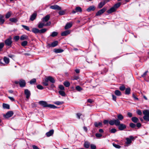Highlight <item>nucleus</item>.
<instances>
[{
  "label": "nucleus",
  "instance_id": "nucleus-1",
  "mask_svg": "<svg viewBox=\"0 0 149 149\" xmlns=\"http://www.w3.org/2000/svg\"><path fill=\"white\" fill-rule=\"evenodd\" d=\"M109 124L111 125H114L116 126L118 125L120 123V121L118 119H113L110 120L109 122Z\"/></svg>",
  "mask_w": 149,
  "mask_h": 149
},
{
  "label": "nucleus",
  "instance_id": "nucleus-2",
  "mask_svg": "<svg viewBox=\"0 0 149 149\" xmlns=\"http://www.w3.org/2000/svg\"><path fill=\"white\" fill-rule=\"evenodd\" d=\"M51 24V22L49 21L46 24H45L43 22H40L38 25V27L40 29L42 28L44 26H50Z\"/></svg>",
  "mask_w": 149,
  "mask_h": 149
},
{
  "label": "nucleus",
  "instance_id": "nucleus-3",
  "mask_svg": "<svg viewBox=\"0 0 149 149\" xmlns=\"http://www.w3.org/2000/svg\"><path fill=\"white\" fill-rule=\"evenodd\" d=\"M134 138L133 136H130L129 138H126V141L125 142V144L127 146L129 145L132 142V140H133Z\"/></svg>",
  "mask_w": 149,
  "mask_h": 149
},
{
  "label": "nucleus",
  "instance_id": "nucleus-4",
  "mask_svg": "<svg viewBox=\"0 0 149 149\" xmlns=\"http://www.w3.org/2000/svg\"><path fill=\"white\" fill-rule=\"evenodd\" d=\"M50 18V16L49 15H47L42 19V22L44 23L47 22H48V21L49 20Z\"/></svg>",
  "mask_w": 149,
  "mask_h": 149
},
{
  "label": "nucleus",
  "instance_id": "nucleus-5",
  "mask_svg": "<svg viewBox=\"0 0 149 149\" xmlns=\"http://www.w3.org/2000/svg\"><path fill=\"white\" fill-rule=\"evenodd\" d=\"M39 103L44 107H49V104H48L47 102L45 101H41L39 102Z\"/></svg>",
  "mask_w": 149,
  "mask_h": 149
},
{
  "label": "nucleus",
  "instance_id": "nucleus-6",
  "mask_svg": "<svg viewBox=\"0 0 149 149\" xmlns=\"http://www.w3.org/2000/svg\"><path fill=\"white\" fill-rule=\"evenodd\" d=\"M58 42L57 41H55L52 42L51 44H48V45L49 47H54L58 45Z\"/></svg>",
  "mask_w": 149,
  "mask_h": 149
},
{
  "label": "nucleus",
  "instance_id": "nucleus-7",
  "mask_svg": "<svg viewBox=\"0 0 149 149\" xmlns=\"http://www.w3.org/2000/svg\"><path fill=\"white\" fill-rule=\"evenodd\" d=\"M24 94L26 95V98L29 99L31 95L30 91L28 89H25L24 90Z\"/></svg>",
  "mask_w": 149,
  "mask_h": 149
},
{
  "label": "nucleus",
  "instance_id": "nucleus-8",
  "mask_svg": "<svg viewBox=\"0 0 149 149\" xmlns=\"http://www.w3.org/2000/svg\"><path fill=\"white\" fill-rule=\"evenodd\" d=\"M19 84L21 87H24L25 86L26 83L24 80H20L19 81Z\"/></svg>",
  "mask_w": 149,
  "mask_h": 149
},
{
  "label": "nucleus",
  "instance_id": "nucleus-9",
  "mask_svg": "<svg viewBox=\"0 0 149 149\" xmlns=\"http://www.w3.org/2000/svg\"><path fill=\"white\" fill-rule=\"evenodd\" d=\"M121 4V3L118 2L114 6L110 8L109 9H115L117 8L120 6Z\"/></svg>",
  "mask_w": 149,
  "mask_h": 149
},
{
  "label": "nucleus",
  "instance_id": "nucleus-10",
  "mask_svg": "<svg viewBox=\"0 0 149 149\" xmlns=\"http://www.w3.org/2000/svg\"><path fill=\"white\" fill-rule=\"evenodd\" d=\"M46 78L48 80V81H49L52 83H54L55 82L54 79L51 76H48Z\"/></svg>",
  "mask_w": 149,
  "mask_h": 149
},
{
  "label": "nucleus",
  "instance_id": "nucleus-11",
  "mask_svg": "<svg viewBox=\"0 0 149 149\" xmlns=\"http://www.w3.org/2000/svg\"><path fill=\"white\" fill-rule=\"evenodd\" d=\"M49 8L53 9H61V8L57 5H54L50 6Z\"/></svg>",
  "mask_w": 149,
  "mask_h": 149
},
{
  "label": "nucleus",
  "instance_id": "nucleus-12",
  "mask_svg": "<svg viewBox=\"0 0 149 149\" xmlns=\"http://www.w3.org/2000/svg\"><path fill=\"white\" fill-rule=\"evenodd\" d=\"M118 129L120 130H123L126 127V125L123 124H120L118 125Z\"/></svg>",
  "mask_w": 149,
  "mask_h": 149
},
{
  "label": "nucleus",
  "instance_id": "nucleus-13",
  "mask_svg": "<svg viewBox=\"0 0 149 149\" xmlns=\"http://www.w3.org/2000/svg\"><path fill=\"white\" fill-rule=\"evenodd\" d=\"M54 132V130H50L49 132L46 133V135L47 137H49L52 135Z\"/></svg>",
  "mask_w": 149,
  "mask_h": 149
},
{
  "label": "nucleus",
  "instance_id": "nucleus-14",
  "mask_svg": "<svg viewBox=\"0 0 149 149\" xmlns=\"http://www.w3.org/2000/svg\"><path fill=\"white\" fill-rule=\"evenodd\" d=\"M4 15L0 14V24H2L4 22V20L3 19Z\"/></svg>",
  "mask_w": 149,
  "mask_h": 149
},
{
  "label": "nucleus",
  "instance_id": "nucleus-15",
  "mask_svg": "<svg viewBox=\"0 0 149 149\" xmlns=\"http://www.w3.org/2000/svg\"><path fill=\"white\" fill-rule=\"evenodd\" d=\"M70 33V31L69 30H66L63 32L61 33V35L62 36H66L69 34Z\"/></svg>",
  "mask_w": 149,
  "mask_h": 149
},
{
  "label": "nucleus",
  "instance_id": "nucleus-16",
  "mask_svg": "<svg viewBox=\"0 0 149 149\" xmlns=\"http://www.w3.org/2000/svg\"><path fill=\"white\" fill-rule=\"evenodd\" d=\"M72 23H67L65 27V29H68L72 27Z\"/></svg>",
  "mask_w": 149,
  "mask_h": 149
},
{
  "label": "nucleus",
  "instance_id": "nucleus-17",
  "mask_svg": "<svg viewBox=\"0 0 149 149\" xmlns=\"http://www.w3.org/2000/svg\"><path fill=\"white\" fill-rule=\"evenodd\" d=\"M94 125L96 127H97L99 126L102 127V123L101 122H96L94 123Z\"/></svg>",
  "mask_w": 149,
  "mask_h": 149
},
{
  "label": "nucleus",
  "instance_id": "nucleus-18",
  "mask_svg": "<svg viewBox=\"0 0 149 149\" xmlns=\"http://www.w3.org/2000/svg\"><path fill=\"white\" fill-rule=\"evenodd\" d=\"M37 16V13H34L31 15V18L30 20L31 21H33L36 18V17Z\"/></svg>",
  "mask_w": 149,
  "mask_h": 149
},
{
  "label": "nucleus",
  "instance_id": "nucleus-19",
  "mask_svg": "<svg viewBox=\"0 0 149 149\" xmlns=\"http://www.w3.org/2000/svg\"><path fill=\"white\" fill-rule=\"evenodd\" d=\"M105 10H100L96 13V15L97 16L100 15L105 12Z\"/></svg>",
  "mask_w": 149,
  "mask_h": 149
},
{
  "label": "nucleus",
  "instance_id": "nucleus-20",
  "mask_svg": "<svg viewBox=\"0 0 149 149\" xmlns=\"http://www.w3.org/2000/svg\"><path fill=\"white\" fill-rule=\"evenodd\" d=\"M90 146V143L87 141H85L84 144V147L87 148H88Z\"/></svg>",
  "mask_w": 149,
  "mask_h": 149
},
{
  "label": "nucleus",
  "instance_id": "nucleus-21",
  "mask_svg": "<svg viewBox=\"0 0 149 149\" xmlns=\"http://www.w3.org/2000/svg\"><path fill=\"white\" fill-rule=\"evenodd\" d=\"M48 80L45 78L42 82V84L45 86H47L48 85Z\"/></svg>",
  "mask_w": 149,
  "mask_h": 149
},
{
  "label": "nucleus",
  "instance_id": "nucleus-22",
  "mask_svg": "<svg viewBox=\"0 0 149 149\" xmlns=\"http://www.w3.org/2000/svg\"><path fill=\"white\" fill-rule=\"evenodd\" d=\"M32 31L35 33H40V30L36 28H33L32 29Z\"/></svg>",
  "mask_w": 149,
  "mask_h": 149
},
{
  "label": "nucleus",
  "instance_id": "nucleus-23",
  "mask_svg": "<svg viewBox=\"0 0 149 149\" xmlns=\"http://www.w3.org/2000/svg\"><path fill=\"white\" fill-rule=\"evenodd\" d=\"M54 51L56 53H57L62 52L63 50L61 49H54Z\"/></svg>",
  "mask_w": 149,
  "mask_h": 149
},
{
  "label": "nucleus",
  "instance_id": "nucleus-24",
  "mask_svg": "<svg viewBox=\"0 0 149 149\" xmlns=\"http://www.w3.org/2000/svg\"><path fill=\"white\" fill-rule=\"evenodd\" d=\"M132 120L133 122L136 123L138 121L139 119L136 117H133L132 118Z\"/></svg>",
  "mask_w": 149,
  "mask_h": 149
},
{
  "label": "nucleus",
  "instance_id": "nucleus-25",
  "mask_svg": "<svg viewBox=\"0 0 149 149\" xmlns=\"http://www.w3.org/2000/svg\"><path fill=\"white\" fill-rule=\"evenodd\" d=\"M3 107L4 109H9V105L5 103H3Z\"/></svg>",
  "mask_w": 149,
  "mask_h": 149
},
{
  "label": "nucleus",
  "instance_id": "nucleus-26",
  "mask_svg": "<svg viewBox=\"0 0 149 149\" xmlns=\"http://www.w3.org/2000/svg\"><path fill=\"white\" fill-rule=\"evenodd\" d=\"M28 38V37L26 35H23L20 38V39L21 40H24L27 39Z\"/></svg>",
  "mask_w": 149,
  "mask_h": 149
},
{
  "label": "nucleus",
  "instance_id": "nucleus-27",
  "mask_svg": "<svg viewBox=\"0 0 149 149\" xmlns=\"http://www.w3.org/2000/svg\"><path fill=\"white\" fill-rule=\"evenodd\" d=\"M115 94L116 95L118 96H120L121 95V93L118 90H116L115 91Z\"/></svg>",
  "mask_w": 149,
  "mask_h": 149
},
{
  "label": "nucleus",
  "instance_id": "nucleus-28",
  "mask_svg": "<svg viewBox=\"0 0 149 149\" xmlns=\"http://www.w3.org/2000/svg\"><path fill=\"white\" fill-rule=\"evenodd\" d=\"M144 116H149V110H146L143 111Z\"/></svg>",
  "mask_w": 149,
  "mask_h": 149
},
{
  "label": "nucleus",
  "instance_id": "nucleus-29",
  "mask_svg": "<svg viewBox=\"0 0 149 149\" xmlns=\"http://www.w3.org/2000/svg\"><path fill=\"white\" fill-rule=\"evenodd\" d=\"M130 88H127L126 89L125 93L127 95H129L130 93Z\"/></svg>",
  "mask_w": 149,
  "mask_h": 149
},
{
  "label": "nucleus",
  "instance_id": "nucleus-30",
  "mask_svg": "<svg viewBox=\"0 0 149 149\" xmlns=\"http://www.w3.org/2000/svg\"><path fill=\"white\" fill-rule=\"evenodd\" d=\"M117 117L118 118V120L120 121L122 120L123 119V116L121 114H119L117 116Z\"/></svg>",
  "mask_w": 149,
  "mask_h": 149
},
{
  "label": "nucleus",
  "instance_id": "nucleus-31",
  "mask_svg": "<svg viewBox=\"0 0 149 149\" xmlns=\"http://www.w3.org/2000/svg\"><path fill=\"white\" fill-rule=\"evenodd\" d=\"M59 94L63 96H65V92L62 91H58Z\"/></svg>",
  "mask_w": 149,
  "mask_h": 149
},
{
  "label": "nucleus",
  "instance_id": "nucleus-32",
  "mask_svg": "<svg viewBox=\"0 0 149 149\" xmlns=\"http://www.w3.org/2000/svg\"><path fill=\"white\" fill-rule=\"evenodd\" d=\"M3 60L4 62L6 64H8L9 62V58L6 57H4L3 58Z\"/></svg>",
  "mask_w": 149,
  "mask_h": 149
},
{
  "label": "nucleus",
  "instance_id": "nucleus-33",
  "mask_svg": "<svg viewBox=\"0 0 149 149\" xmlns=\"http://www.w3.org/2000/svg\"><path fill=\"white\" fill-rule=\"evenodd\" d=\"M3 116L6 118H8L9 117V111H8L6 114H3Z\"/></svg>",
  "mask_w": 149,
  "mask_h": 149
},
{
  "label": "nucleus",
  "instance_id": "nucleus-34",
  "mask_svg": "<svg viewBox=\"0 0 149 149\" xmlns=\"http://www.w3.org/2000/svg\"><path fill=\"white\" fill-rule=\"evenodd\" d=\"M54 104L57 105H60L63 103V102L56 101L54 102Z\"/></svg>",
  "mask_w": 149,
  "mask_h": 149
},
{
  "label": "nucleus",
  "instance_id": "nucleus-35",
  "mask_svg": "<svg viewBox=\"0 0 149 149\" xmlns=\"http://www.w3.org/2000/svg\"><path fill=\"white\" fill-rule=\"evenodd\" d=\"M5 43L6 45L8 46H9V38H8L5 41Z\"/></svg>",
  "mask_w": 149,
  "mask_h": 149
},
{
  "label": "nucleus",
  "instance_id": "nucleus-36",
  "mask_svg": "<svg viewBox=\"0 0 149 149\" xmlns=\"http://www.w3.org/2000/svg\"><path fill=\"white\" fill-rule=\"evenodd\" d=\"M64 85L66 87H68L70 85V83L69 82L65 81L63 83Z\"/></svg>",
  "mask_w": 149,
  "mask_h": 149
},
{
  "label": "nucleus",
  "instance_id": "nucleus-37",
  "mask_svg": "<svg viewBox=\"0 0 149 149\" xmlns=\"http://www.w3.org/2000/svg\"><path fill=\"white\" fill-rule=\"evenodd\" d=\"M22 26L25 30L28 31H30V29L28 26L23 25H22Z\"/></svg>",
  "mask_w": 149,
  "mask_h": 149
},
{
  "label": "nucleus",
  "instance_id": "nucleus-38",
  "mask_svg": "<svg viewBox=\"0 0 149 149\" xmlns=\"http://www.w3.org/2000/svg\"><path fill=\"white\" fill-rule=\"evenodd\" d=\"M82 10H73L72 11V13L73 14H74L76 13H81L82 11Z\"/></svg>",
  "mask_w": 149,
  "mask_h": 149
},
{
  "label": "nucleus",
  "instance_id": "nucleus-39",
  "mask_svg": "<svg viewBox=\"0 0 149 149\" xmlns=\"http://www.w3.org/2000/svg\"><path fill=\"white\" fill-rule=\"evenodd\" d=\"M28 43V42L26 41H24L22 42L21 43V45L24 47L26 46Z\"/></svg>",
  "mask_w": 149,
  "mask_h": 149
},
{
  "label": "nucleus",
  "instance_id": "nucleus-40",
  "mask_svg": "<svg viewBox=\"0 0 149 149\" xmlns=\"http://www.w3.org/2000/svg\"><path fill=\"white\" fill-rule=\"evenodd\" d=\"M47 31V29L45 28H44L42 29L41 30H40V33H43Z\"/></svg>",
  "mask_w": 149,
  "mask_h": 149
},
{
  "label": "nucleus",
  "instance_id": "nucleus-41",
  "mask_svg": "<svg viewBox=\"0 0 149 149\" xmlns=\"http://www.w3.org/2000/svg\"><path fill=\"white\" fill-rule=\"evenodd\" d=\"M65 13V11L64 10H60V11L58 12V13L60 15H62Z\"/></svg>",
  "mask_w": 149,
  "mask_h": 149
},
{
  "label": "nucleus",
  "instance_id": "nucleus-42",
  "mask_svg": "<svg viewBox=\"0 0 149 149\" xmlns=\"http://www.w3.org/2000/svg\"><path fill=\"white\" fill-rule=\"evenodd\" d=\"M143 118L145 120L149 121V116H144Z\"/></svg>",
  "mask_w": 149,
  "mask_h": 149
},
{
  "label": "nucleus",
  "instance_id": "nucleus-43",
  "mask_svg": "<svg viewBox=\"0 0 149 149\" xmlns=\"http://www.w3.org/2000/svg\"><path fill=\"white\" fill-rule=\"evenodd\" d=\"M58 35V33L57 32L54 31L52 33V34L50 35L52 37H54Z\"/></svg>",
  "mask_w": 149,
  "mask_h": 149
},
{
  "label": "nucleus",
  "instance_id": "nucleus-44",
  "mask_svg": "<svg viewBox=\"0 0 149 149\" xmlns=\"http://www.w3.org/2000/svg\"><path fill=\"white\" fill-rule=\"evenodd\" d=\"M17 19L16 18H12L10 19V21L14 22H17Z\"/></svg>",
  "mask_w": 149,
  "mask_h": 149
},
{
  "label": "nucleus",
  "instance_id": "nucleus-45",
  "mask_svg": "<svg viewBox=\"0 0 149 149\" xmlns=\"http://www.w3.org/2000/svg\"><path fill=\"white\" fill-rule=\"evenodd\" d=\"M36 81V80L35 79H31L30 81V84H34Z\"/></svg>",
  "mask_w": 149,
  "mask_h": 149
},
{
  "label": "nucleus",
  "instance_id": "nucleus-46",
  "mask_svg": "<svg viewBox=\"0 0 149 149\" xmlns=\"http://www.w3.org/2000/svg\"><path fill=\"white\" fill-rule=\"evenodd\" d=\"M125 89V87L123 85H122L119 87V89L122 91L124 90Z\"/></svg>",
  "mask_w": 149,
  "mask_h": 149
},
{
  "label": "nucleus",
  "instance_id": "nucleus-47",
  "mask_svg": "<svg viewBox=\"0 0 149 149\" xmlns=\"http://www.w3.org/2000/svg\"><path fill=\"white\" fill-rule=\"evenodd\" d=\"M19 39V37L18 36H15L14 37V39L15 41H17Z\"/></svg>",
  "mask_w": 149,
  "mask_h": 149
},
{
  "label": "nucleus",
  "instance_id": "nucleus-48",
  "mask_svg": "<svg viewBox=\"0 0 149 149\" xmlns=\"http://www.w3.org/2000/svg\"><path fill=\"white\" fill-rule=\"evenodd\" d=\"M76 89L78 91H80L82 90V88L79 86H77L76 87Z\"/></svg>",
  "mask_w": 149,
  "mask_h": 149
},
{
  "label": "nucleus",
  "instance_id": "nucleus-49",
  "mask_svg": "<svg viewBox=\"0 0 149 149\" xmlns=\"http://www.w3.org/2000/svg\"><path fill=\"white\" fill-rule=\"evenodd\" d=\"M113 145L114 147L117 148H120L121 147V146L120 145L118 144L113 143Z\"/></svg>",
  "mask_w": 149,
  "mask_h": 149
},
{
  "label": "nucleus",
  "instance_id": "nucleus-50",
  "mask_svg": "<svg viewBox=\"0 0 149 149\" xmlns=\"http://www.w3.org/2000/svg\"><path fill=\"white\" fill-rule=\"evenodd\" d=\"M91 148V149H96V146L93 144H92L90 145Z\"/></svg>",
  "mask_w": 149,
  "mask_h": 149
},
{
  "label": "nucleus",
  "instance_id": "nucleus-51",
  "mask_svg": "<svg viewBox=\"0 0 149 149\" xmlns=\"http://www.w3.org/2000/svg\"><path fill=\"white\" fill-rule=\"evenodd\" d=\"M37 88L40 90H42L43 89V87L41 85H38L37 86Z\"/></svg>",
  "mask_w": 149,
  "mask_h": 149
},
{
  "label": "nucleus",
  "instance_id": "nucleus-52",
  "mask_svg": "<svg viewBox=\"0 0 149 149\" xmlns=\"http://www.w3.org/2000/svg\"><path fill=\"white\" fill-rule=\"evenodd\" d=\"M95 136L97 138H99L102 136V135L101 134L96 133L95 134Z\"/></svg>",
  "mask_w": 149,
  "mask_h": 149
},
{
  "label": "nucleus",
  "instance_id": "nucleus-53",
  "mask_svg": "<svg viewBox=\"0 0 149 149\" xmlns=\"http://www.w3.org/2000/svg\"><path fill=\"white\" fill-rule=\"evenodd\" d=\"M116 10H108L107 11V12L108 14H110L115 12Z\"/></svg>",
  "mask_w": 149,
  "mask_h": 149
},
{
  "label": "nucleus",
  "instance_id": "nucleus-54",
  "mask_svg": "<svg viewBox=\"0 0 149 149\" xmlns=\"http://www.w3.org/2000/svg\"><path fill=\"white\" fill-rule=\"evenodd\" d=\"M49 107L50 108H53V109H56V108H57V107L56 106H55L54 105L51 104H49Z\"/></svg>",
  "mask_w": 149,
  "mask_h": 149
},
{
  "label": "nucleus",
  "instance_id": "nucleus-55",
  "mask_svg": "<svg viewBox=\"0 0 149 149\" xmlns=\"http://www.w3.org/2000/svg\"><path fill=\"white\" fill-rule=\"evenodd\" d=\"M95 8L96 7L94 6H91L88 7L87 9H95Z\"/></svg>",
  "mask_w": 149,
  "mask_h": 149
},
{
  "label": "nucleus",
  "instance_id": "nucleus-56",
  "mask_svg": "<svg viewBox=\"0 0 149 149\" xmlns=\"http://www.w3.org/2000/svg\"><path fill=\"white\" fill-rule=\"evenodd\" d=\"M4 44L3 43H0V52L1 51L2 49L4 46Z\"/></svg>",
  "mask_w": 149,
  "mask_h": 149
},
{
  "label": "nucleus",
  "instance_id": "nucleus-57",
  "mask_svg": "<svg viewBox=\"0 0 149 149\" xmlns=\"http://www.w3.org/2000/svg\"><path fill=\"white\" fill-rule=\"evenodd\" d=\"M58 87L61 90H64V86L62 85H59Z\"/></svg>",
  "mask_w": 149,
  "mask_h": 149
},
{
  "label": "nucleus",
  "instance_id": "nucleus-58",
  "mask_svg": "<svg viewBox=\"0 0 149 149\" xmlns=\"http://www.w3.org/2000/svg\"><path fill=\"white\" fill-rule=\"evenodd\" d=\"M148 71H147L145 72L143 74L141 75V77L143 78H144L147 75V73H148Z\"/></svg>",
  "mask_w": 149,
  "mask_h": 149
},
{
  "label": "nucleus",
  "instance_id": "nucleus-59",
  "mask_svg": "<svg viewBox=\"0 0 149 149\" xmlns=\"http://www.w3.org/2000/svg\"><path fill=\"white\" fill-rule=\"evenodd\" d=\"M130 126L132 128H134L136 126V125L133 123H130Z\"/></svg>",
  "mask_w": 149,
  "mask_h": 149
},
{
  "label": "nucleus",
  "instance_id": "nucleus-60",
  "mask_svg": "<svg viewBox=\"0 0 149 149\" xmlns=\"http://www.w3.org/2000/svg\"><path fill=\"white\" fill-rule=\"evenodd\" d=\"M116 131V130L115 128H113L111 129L110 132L111 133H114Z\"/></svg>",
  "mask_w": 149,
  "mask_h": 149
},
{
  "label": "nucleus",
  "instance_id": "nucleus-61",
  "mask_svg": "<svg viewBox=\"0 0 149 149\" xmlns=\"http://www.w3.org/2000/svg\"><path fill=\"white\" fill-rule=\"evenodd\" d=\"M132 97L135 100H139L138 98L134 94H133L132 95Z\"/></svg>",
  "mask_w": 149,
  "mask_h": 149
},
{
  "label": "nucleus",
  "instance_id": "nucleus-62",
  "mask_svg": "<svg viewBox=\"0 0 149 149\" xmlns=\"http://www.w3.org/2000/svg\"><path fill=\"white\" fill-rule=\"evenodd\" d=\"M77 118L78 119H80V117L81 115V114L80 113H77L76 114Z\"/></svg>",
  "mask_w": 149,
  "mask_h": 149
},
{
  "label": "nucleus",
  "instance_id": "nucleus-63",
  "mask_svg": "<svg viewBox=\"0 0 149 149\" xmlns=\"http://www.w3.org/2000/svg\"><path fill=\"white\" fill-rule=\"evenodd\" d=\"M137 113L138 115H141L142 114V112L140 110H138L137 111Z\"/></svg>",
  "mask_w": 149,
  "mask_h": 149
},
{
  "label": "nucleus",
  "instance_id": "nucleus-64",
  "mask_svg": "<svg viewBox=\"0 0 149 149\" xmlns=\"http://www.w3.org/2000/svg\"><path fill=\"white\" fill-rule=\"evenodd\" d=\"M33 149H40L37 146L33 145L32 146Z\"/></svg>",
  "mask_w": 149,
  "mask_h": 149
}]
</instances>
